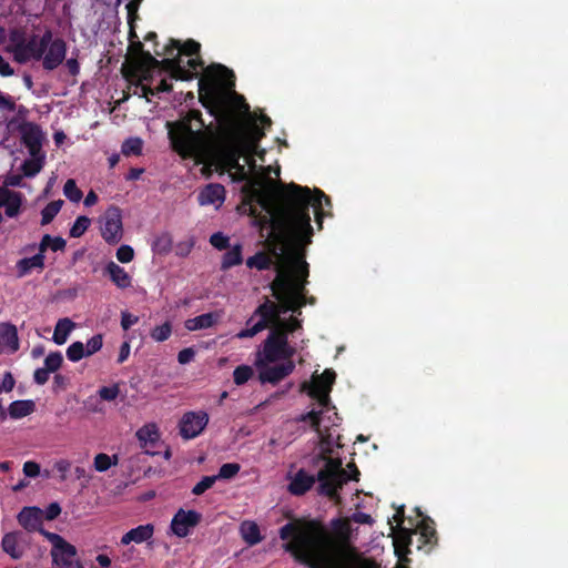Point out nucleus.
Returning a JSON list of instances; mask_svg holds the SVG:
<instances>
[{
	"label": "nucleus",
	"instance_id": "nucleus-1",
	"mask_svg": "<svg viewBox=\"0 0 568 568\" xmlns=\"http://www.w3.org/2000/svg\"><path fill=\"white\" fill-rule=\"evenodd\" d=\"M278 202L275 214L265 217V222L270 224L271 235L276 242L295 251L312 243L310 207H313L315 221L321 229L325 215L324 205L332 206L331 199L323 191H312L293 182L278 193Z\"/></svg>",
	"mask_w": 568,
	"mask_h": 568
},
{
	"label": "nucleus",
	"instance_id": "nucleus-2",
	"mask_svg": "<svg viewBox=\"0 0 568 568\" xmlns=\"http://www.w3.org/2000/svg\"><path fill=\"white\" fill-rule=\"evenodd\" d=\"M199 100L220 123V138L237 144L250 154H255L265 131L256 121H253L247 129H243L237 121L234 108L223 99L215 95L217 87L233 89L235 75L232 70L223 64H211L199 79Z\"/></svg>",
	"mask_w": 568,
	"mask_h": 568
},
{
	"label": "nucleus",
	"instance_id": "nucleus-3",
	"mask_svg": "<svg viewBox=\"0 0 568 568\" xmlns=\"http://www.w3.org/2000/svg\"><path fill=\"white\" fill-rule=\"evenodd\" d=\"M282 540L291 539L284 545L285 551L307 568H324L318 559L325 547L334 546L328 528L316 519L300 524L287 523L280 529Z\"/></svg>",
	"mask_w": 568,
	"mask_h": 568
},
{
	"label": "nucleus",
	"instance_id": "nucleus-4",
	"mask_svg": "<svg viewBox=\"0 0 568 568\" xmlns=\"http://www.w3.org/2000/svg\"><path fill=\"white\" fill-rule=\"evenodd\" d=\"M200 110L192 109L176 121H168L171 148L183 159H203L211 152L210 139Z\"/></svg>",
	"mask_w": 568,
	"mask_h": 568
},
{
	"label": "nucleus",
	"instance_id": "nucleus-5",
	"mask_svg": "<svg viewBox=\"0 0 568 568\" xmlns=\"http://www.w3.org/2000/svg\"><path fill=\"white\" fill-rule=\"evenodd\" d=\"M293 271H284L280 268L275 278L270 284L272 293L283 292L286 295L297 298H307L306 284L310 274L307 262L300 256H294Z\"/></svg>",
	"mask_w": 568,
	"mask_h": 568
},
{
	"label": "nucleus",
	"instance_id": "nucleus-6",
	"mask_svg": "<svg viewBox=\"0 0 568 568\" xmlns=\"http://www.w3.org/2000/svg\"><path fill=\"white\" fill-rule=\"evenodd\" d=\"M331 528L335 536L334 546H332V556L334 560L344 562L346 568H369L361 561L356 548L349 544L352 527L349 518H335L331 521ZM331 535H333L331 532Z\"/></svg>",
	"mask_w": 568,
	"mask_h": 568
},
{
	"label": "nucleus",
	"instance_id": "nucleus-7",
	"mask_svg": "<svg viewBox=\"0 0 568 568\" xmlns=\"http://www.w3.org/2000/svg\"><path fill=\"white\" fill-rule=\"evenodd\" d=\"M322 458L325 460V465L316 474L317 494L338 503L341 500L339 490L348 481L347 473L342 468L341 459L323 455Z\"/></svg>",
	"mask_w": 568,
	"mask_h": 568
},
{
	"label": "nucleus",
	"instance_id": "nucleus-8",
	"mask_svg": "<svg viewBox=\"0 0 568 568\" xmlns=\"http://www.w3.org/2000/svg\"><path fill=\"white\" fill-rule=\"evenodd\" d=\"M281 314L282 307L268 297H265V301L255 308L253 315L247 320L246 325L248 326L256 316H258L260 320L251 327L241 329L236 334V337L240 339L251 338L265 328L271 327L272 329L277 325V322H280Z\"/></svg>",
	"mask_w": 568,
	"mask_h": 568
},
{
	"label": "nucleus",
	"instance_id": "nucleus-9",
	"mask_svg": "<svg viewBox=\"0 0 568 568\" xmlns=\"http://www.w3.org/2000/svg\"><path fill=\"white\" fill-rule=\"evenodd\" d=\"M212 153L223 169L234 171L235 180L245 181L247 179V172L245 166L240 163V159L251 154L241 149V146L220 138Z\"/></svg>",
	"mask_w": 568,
	"mask_h": 568
},
{
	"label": "nucleus",
	"instance_id": "nucleus-10",
	"mask_svg": "<svg viewBox=\"0 0 568 568\" xmlns=\"http://www.w3.org/2000/svg\"><path fill=\"white\" fill-rule=\"evenodd\" d=\"M41 535L52 544L51 556L53 564L61 568H70L73 558L77 556L75 547L55 532L41 530Z\"/></svg>",
	"mask_w": 568,
	"mask_h": 568
},
{
	"label": "nucleus",
	"instance_id": "nucleus-11",
	"mask_svg": "<svg viewBox=\"0 0 568 568\" xmlns=\"http://www.w3.org/2000/svg\"><path fill=\"white\" fill-rule=\"evenodd\" d=\"M209 419V414L204 410L184 413L179 422L180 436L185 440L200 436L207 426Z\"/></svg>",
	"mask_w": 568,
	"mask_h": 568
},
{
	"label": "nucleus",
	"instance_id": "nucleus-12",
	"mask_svg": "<svg viewBox=\"0 0 568 568\" xmlns=\"http://www.w3.org/2000/svg\"><path fill=\"white\" fill-rule=\"evenodd\" d=\"M103 240L111 245L118 244L123 235L122 215L116 206L106 210L101 226Z\"/></svg>",
	"mask_w": 568,
	"mask_h": 568
},
{
	"label": "nucleus",
	"instance_id": "nucleus-13",
	"mask_svg": "<svg viewBox=\"0 0 568 568\" xmlns=\"http://www.w3.org/2000/svg\"><path fill=\"white\" fill-rule=\"evenodd\" d=\"M256 366L260 368L258 379L262 384H277L293 373L295 364L293 361L284 362L282 364L267 366L266 362L262 359L256 361Z\"/></svg>",
	"mask_w": 568,
	"mask_h": 568
},
{
	"label": "nucleus",
	"instance_id": "nucleus-14",
	"mask_svg": "<svg viewBox=\"0 0 568 568\" xmlns=\"http://www.w3.org/2000/svg\"><path fill=\"white\" fill-rule=\"evenodd\" d=\"M201 520L202 515L199 511L180 508L173 516L170 528L176 537L184 538Z\"/></svg>",
	"mask_w": 568,
	"mask_h": 568
},
{
	"label": "nucleus",
	"instance_id": "nucleus-15",
	"mask_svg": "<svg viewBox=\"0 0 568 568\" xmlns=\"http://www.w3.org/2000/svg\"><path fill=\"white\" fill-rule=\"evenodd\" d=\"M21 142L28 149L30 156H36L42 152L43 132L41 128L33 122H23L19 126Z\"/></svg>",
	"mask_w": 568,
	"mask_h": 568
},
{
	"label": "nucleus",
	"instance_id": "nucleus-16",
	"mask_svg": "<svg viewBox=\"0 0 568 568\" xmlns=\"http://www.w3.org/2000/svg\"><path fill=\"white\" fill-rule=\"evenodd\" d=\"M285 335L278 329L272 328L263 342L262 351L260 355L263 357L262 361L266 363H275L281 361V353L283 346H285Z\"/></svg>",
	"mask_w": 568,
	"mask_h": 568
},
{
	"label": "nucleus",
	"instance_id": "nucleus-17",
	"mask_svg": "<svg viewBox=\"0 0 568 568\" xmlns=\"http://www.w3.org/2000/svg\"><path fill=\"white\" fill-rule=\"evenodd\" d=\"M67 55V43L63 39H52L41 58L42 67L45 71H53L57 69L65 59Z\"/></svg>",
	"mask_w": 568,
	"mask_h": 568
},
{
	"label": "nucleus",
	"instance_id": "nucleus-18",
	"mask_svg": "<svg viewBox=\"0 0 568 568\" xmlns=\"http://www.w3.org/2000/svg\"><path fill=\"white\" fill-rule=\"evenodd\" d=\"M52 32L47 30L41 37L37 34H32L24 43V50L22 52L23 63L29 60H41L43 57L50 41H51Z\"/></svg>",
	"mask_w": 568,
	"mask_h": 568
},
{
	"label": "nucleus",
	"instance_id": "nucleus-19",
	"mask_svg": "<svg viewBox=\"0 0 568 568\" xmlns=\"http://www.w3.org/2000/svg\"><path fill=\"white\" fill-rule=\"evenodd\" d=\"M290 480L287 491L292 496H304L310 491L317 480V475L308 474L304 468L298 469L294 475L288 474Z\"/></svg>",
	"mask_w": 568,
	"mask_h": 568
},
{
	"label": "nucleus",
	"instance_id": "nucleus-20",
	"mask_svg": "<svg viewBox=\"0 0 568 568\" xmlns=\"http://www.w3.org/2000/svg\"><path fill=\"white\" fill-rule=\"evenodd\" d=\"M158 69H162L163 71L170 73V77L175 80L190 81L196 78V72H192L191 70L185 69L180 54H176L173 58L159 60Z\"/></svg>",
	"mask_w": 568,
	"mask_h": 568
},
{
	"label": "nucleus",
	"instance_id": "nucleus-21",
	"mask_svg": "<svg viewBox=\"0 0 568 568\" xmlns=\"http://www.w3.org/2000/svg\"><path fill=\"white\" fill-rule=\"evenodd\" d=\"M43 511L39 507H24L18 515L19 524L28 531L44 530L42 528Z\"/></svg>",
	"mask_w": 568,
	"mask_h": 568
},
{
	"label": "nucleus",
	"instance_id": "nucleus-22",
	"mask_svg": "<svg viewBox=\"0 0 568 568\" xmlns=\"http://www.w3.org/2000/svg\"><path fill=\"white\" fill-rule=\"evenodd\" d=\"M225 200V189L222 184L210 183L197 195L200 205H222Z\"/></svg>",
	"mask_w": 568,
	"mask_h": 568
},
{
	"label": "nucleus",
	"instance_id": "nucleus-23",
	"mask_svg": "<svg viewBox=\"0 0 568 568\" xmlns=\"http://www.w3.org/2000/svg\"><path fill=\"white\" fill-rule=\"evenodd\" d=\"M154 531H155V527L153 524L140 525V526L126 531L121 537L120 544L122 546H128L131 542H134V544L149 542L150 540H152Z\"/></svg>",
	"mask_w": 568,
	"mask_h": 568
},
{
	"label": "nucleus",
	"instance_id": "nucleus-24",
	"mask_svg": "<svg viewBox=\"0 0 568 568\" xmlns=\"http://www.w3.org/2000/svg\"><path fill=\"white\" fill-rule=\"evenodd\" d=\"M0 349L9 353L19 349L18 331L11 323H0Z\"/></svg>",
	"mask_w": 568,
	"mask_h": 568
},
{
	"label": "nucleus",
	"instance_id": "nucleus-25",
	"mask_svg": "<svg viewBox=\"0 0 568 568\" xmlns=\"http://www.w3.org/2000/svg\"><path fill=\"white\" fill-rule=\"evenodd\" d=\"M21 202L22 195L19 192L0 187V207L4 206L7 216H17L20 212Z\"/></svg>",
	"mask_w": 568,
	"mask_h": 568
},
{
	"label": "nucleus",
	"instance_id": "nucleus-26",
	"mask_svg": "<svg viewBox=\"0 0 568 568\" xmlns=\"http://www.w3.org/2000/svg\"><path fill=\"white\" fill-rule=\"evenodd\" d=\"M136 437L140 442L141 447L146 454H154L151 452L155 447L160 439L158 428L154 424L145 425L136 432Z\"/></svg>",
	"mask_w": 568,
	"mask_h": 568
},
{
	"label": "nucleus",
	"instance_id": "nucleus-27",
	"mask_svg": "<svg viewBox=\"0 0 568 568\" xmlns=\"http://www.w3.org/2000/svg\"><path fill=\"white\" fill-rule=\"evenodd\" d=\"M272 295L278 301V305L282 307V314L288 311L293 313L302 314V307L307 304V298H297L295 296L286 295L283 292L272 293Z\"/></svg>",
	"mask_w": 568,
	"mask_h": 568
},
{
	"label": "nucleus",
	"instance_id": "nucleus-28",
	"mask_svg": "<svg viewBox=\"0 0 568 568\" xmlns=\"http://www.w3.org/2000/svg\"><path fill=\"white\" fill-rule=\"evenodd\" d=\"M105 273L109 274L110 280L121 290L131 286L132 278L129 273L114 262H109L105 266Z\"/></svg>",
	"mask_w": 568,
	"mask_h": 568
},
{
	"label": "nucleus",
	"instance_id": "nucleus-29",
	"mask_svg": "<svg viewBox=\"0 0 568 568\" xmlns=\"http://www.w3.org/2000/svg\"><path fill=\"white\" fill-rule=\"evenodd\" d=\"M21 536V532L12 531L2 537L1 547L12 559H20L23 556V550L19 547Z\"/></svg>",
	"mask_w": 568,
	"mask_h": 568
},
{
	"label": "nucleus",
	"instance_id": "nucleus-30",
	"mask_svg": "<svg viewBox=\"0 0 568 568\" xmlns=\"http://www.w3.org/2000/svg\"><path fill=\"white\" fill-rule=\"evenodd\" d=\"M9 41L11 51L13 52L14 60L19 63H23L22 52L24 50V43L27 41L26 31L21 28H13L9 32Z\"/></svg>",
	"mask_w": 568,
	"mask_h": 568
},
{
	"label": "nucleus",
	"instance_id": "nucleus-31",
	"mask_svg": "<svg viewBox=\"0 0 568 568\" xmlns=\"http://www.w3.org/2000/svg\"><path fill=\"white\" fill-rule=\"evenodd\" d=\"M220 315L217 313H205L193 318L185 321V328L189 331H197L210 328L219 322Z\"/></svg>",
	"mask_w": 568,
	"mask_h": 568
},
{
	"label": "nucleus",
	"instance_id": "nucleus-32",
	"mask_svg": "<svg viewBox=\"0 0 568 568\" xmlns=\"http://www.w3.org/2000/svg\"><path fill=\"white\" fill-rule=\"evenodd\" d=\"M414 534H416L415 530H410L404 527L398 528V530L395 532L393 541L395 552L398 556L409 552L408 547L412 545Z\"/></svg>",
	"mask_w": 568,
	"mask_h": 568
},
{
	"label": "nucleus",
	"instance_id": "nucleus-33",
	"mask_svg": "<svg viewBox=\"0 0 568 568\" xmlns=\"http://www.w3.org/2000/svg\"><path fill=\"white\" fill-rule=\"evenodd\" d=\"M44 260L45 256L42 254H36L31 257H24L17 262V271L18 276L22 277L26 276L31 272L33 268L43 270L44 268Z\"/></svg>",
	"mask_w": 568,
	"mask_h": 568
},
{
	"label": "nucleus",
	"instance_id": "nucleus-34",
	"mask_svg": "<svg viewBox=\"0 0 568 568\" xmlns=\"http://www.w3.org/2000/svg\"><path fill=\"white\" fill-rule=\"evenodd\" d=\"M36 409V404L30 399L14 400L9 405V415L11 418L19 419L32 414Z\"/></svg>",
	"mask_w": 568,
	"mask_h": 568
},
{
	"label": "nucleus",
	"instance_id": "nucleus-35",
	"mask_svg": "<svg viewBox=\"0 0 568 568\" xmlns=\"http://www.w3.org/2000/svg\"><path fill=\"white\" fill-rule=\"evenodd\" d=\"M44 163H45V154L44 153H39L36 156H31L30 159L24 160L21 165L23 176H26V178L36 176L43 169Z\"/></svg>",
	"mask_w": 568,
	"mask_h": 568
},
{
	"label": "nucleus",
	"instance_id": "nucleus-36",
	"mask_svg": "<svg viewBox=\"0 0 568 568\" xmlns=\"http://www.w3.org/2000/svg\"><path fill=\"white\" fill-rule=\"evenodd\" d=\"M242 244L237 243L233 245L226 253H224L222 262H221V270L226 271L232 268L233 266L240 265L243 262L242 256Z\"/></svg>",
	"mask_w": 568,
	"mask_h": 568
},
{
	"label": "nucleus",
	"instance_id": "nucleus-37",
	"mask_svg": "<svg viewBox=\"0 0 568 568\" xmlns=\"http://www.w3.org/2000/svg\"><path fill=\"white\" fill-rule=\"evenodd\" d=\"M73 328L74 323L70 318H60L54 328L53 342L58 345L64 344Z\"/></svg>",
	"mask_w": 568,
	"mask_h": 568
},
{
	"label": "nucleus",
	"instance_id": "nucleus-38",
	"mask_svg": "<svg viewBox=\"0 0 568 568\" xmlns=\"http://www.w3.org/2000/svg\"><path fill=\"white\" fill-rule=\"evenodd\" d=\"M302 388L307 392L308 396L313 399H316L320 406L323 408L328 407L331 403L329 398V389H321L320 385H308V383H303Z\"/></svg>",
	"mask_w": 568,
	"mask_h": 568
},
{
	"label": "nucleus",
	"instance_id": "nucleus-39",
	"mask_svg": "<svg viewBox=\"0 0 568 568\" xmlns=\"http://www.w3.org/2000/svg\"><path fill=\"white\" fill-rule=\"evenodd\" d=\"M241 534L244 541L250 546H254L262 540L260 528L254 521H244L241 525Z\"/></svg>",
	"mask_w": 568,
	"mask_h": 568
},
{
	"label": "nucleus",
	"instance_id": "nucleus-40",
	"mask_svg": "<svg viewBox=\"0 0 568 568\" xmlns=\"http://www.w3.org/2000/svg\"><path fill=\"white\" fill-rule=\"evenodd\" d=\"M272 264V257L263 251L255 253L246 260V266L248 268H256L258 271L270 270Z\"/></svg>",
	"mask_w": 568,
	"mask_h": 568
},
{
	"label": "nucleus",
	"instance_id": "nucleus-41",
	"mask_svg": "<svg viewBox=\"0 0 568 568\" xmlns=\"http://www.w3.org/2000/svg\"><path fill=\"white\" fill-rule=\"evenodd\" d=\"M62 205H63L62 200H55V201H51L50 203H48L41 211L40 224L42 226H44V225H48L49 223H51L54 220V217L58 215V213L60 212Z\"/></svg>",
	"mask_w": 568,
	"mask_h": 568
},
{
	"label": "nucleus",
	"instance_id": "nucleus-42",
	"mask_svg": "<svg viewBox=\"0 0 568 568\" xmlns=\"http://www.w3.org/2000/svg\"><path fill=\"white\" fill-rule=\"evenodd\" d=\"M143 149V141L140 138H129L126 139L121 146V152L125 156L131 155H141Z\"/></svg>",
	"mask_w": 568,
	"mask_h": 568
},
{
	"label": "nucleus",
	"instance_id": "nucleus-43",
	"mask_svg": "<svg viewBox=\"0 0 568 568\" xmlns=\"http://www.w3.org/2000/svg\"><path fill=\"white\" fill-rule=\"evenodd\" d=\"M119 463L118 455H108L104 453H100L94 457V468L97 471L103 473L106 471L111 466H115Z\"/></svg>",
	"mask_w": 568,
	"mask_h": 568
},
{
	"label": "nucleus",
	"instance_id": "nucleus-44",
	"mask_svg": "<svg viewBox=\"0 0 568 568\" xmlns=\"http://www.w3.org/2000/svg\"><path fill=\"white\" fill-rule=\"evenodd\" d=\"M418 529L425 544H435L437 541V532L430 518L422 520Z\"/></svg>",
	"mask_w": 568,
	"mask_h": 568
},
{
	"label": "nucleus",
	"instance_id": "nucleus-45",
	"mask_svg": "<svg viewBox=\"0 0 568 568\" xmlns=\"http://www.w3.org/2000/svg\"><path fill=\"white\" fill-rule=\"evenodd\" d=\"M273 328L281 331L285 336L288 337L290 334L302 329V321L295 316H291L286 321L280 318V322H277V325Z\"/></svg>",
	"mask_w": 568,
	"mask_h": 568
},
{
	"label": "nucleus",
	"instance_id": "nucleus-46",
	"mask_svg": "<svg viewBox=\"0 0 568 568\" xmlns=\"http://www.w3.org/2000/svg\"><path fill=\"white\" fill-rule=\"evenodd\" d=\"M336 379V373L331 369L326 368L321 375L314 376L312 383H308V385H316L318 384L321 389H329L332 390V386L335 383Z\"/></svg>",
	"mask_w": 568,
	"mask_h": 568
},
{
	"label": "nucleus",
	"instance_id": "nucleus-47",
	"mask_svg": "<svg viewBox=\"0 0 568 568\" xmlns=\"http://www.w3.org/2000/svg\"><path fill=\"white\" fill-rule=\"evenodd\" d=\"M254 375V371L248 365H240L233 372V381L237 386H242L247 383L252 376Z\"/></svg>",
	"mask_w": 568,
	"mask_h": 568
},
{
	"label": "nucleus",
	"instance_id": "nucleus-48",
	"mask_svg": "<svg viewBox=\"0 0 568 568\" xmlns=\"http://www.w3.org/2000/svg\"><path fill=\"white\" fill-rule=\"evenodd\" d=\"M90 224H91V220L88 216H85V215L78 216L77 220L74 221L73 225L70 229V232H69L70 236L74 237V239L82 236L85 233V231L89 229Z\"/></svg>",
	"mask_w": 568,
	"mask_h": 568
},
{
	"label": "nucleus",
	"instance_id": "nucleus-49",
	"mask_svg": "<svg viewBox=\"0 0 568 568\" xmlns=\"http://www.w3.org/2000/svg\"><path fill=\"white\" fill-rule=\"evenodd\" d=\"M172 334V325L170 322H165L162 325L155 326L151 333L150 336L155 342H164L169 339V337Z\"/></svg>",
	"mask_w": 568,
	"mask_h": 568
},
{
	"label": "nucleus",
	"instance_id": "nucleus-50",
	"mask_svg": "<svg viewBox=\"0 0 568 568\" xmlns=\"http://www.w3.org/2000/svg\"><path fill=\"white\" fill-rule=\"evenodd\" d=\"M67 357L71 362H79L83 357H87L84 344L82 342H73L68 348H67Z\"/></svg>",
	"mask_w": 568,
	"mask_h": 568
},
{
	"label": "nucleus",
	"instance_id": "nucleus-51",
	"mask_svg": "<svg viewBox=\"0 0 568 568\" xmlns=\"http://www.w3.org/2000/svg\"><path fill=\"white\" fill-rule=\"evenodd\" d=\"M63 193L68 200L75 203L79 202L83 196L82 191L77 186L75 181L72 179H69L65 182L63 186Z\"/></svg>",
	"mask_w": 568,
	"mask_h": 568
},
{
	"label": "nucleus",
	"instance_id": "nucleus-52",
	"mask_svg": "<svg viewBox=\"0 0 568 568\" xmlns=\"http://www.w3.org/2000/svg\"><path fill=\"white\" fill-rule=\"evenodd\" d=\"M63 364V356L61 352H51L44 359V367L50 373H55Z\"/></svg>",
	"mask_w": 568,
	"mask_h": 568
},
{
	"label": "nucleus",
	"instance_id": "nucleus-53",
	"mask_svg": "<svg viewBox=\"0 0 568 568\" xmlns=\"http://www.w3.org/2000/svg\"><path fill=\"white\" fill-rule=\"evenodd\" d=\"M323 555L321 559H318L324 568H346L344 562H339L334 560L332 556V547H325L322 550Z\"/></svg>",
	"mask_w": 568,
	"mask_h": 568
},
{
	"label": "nucleus",
	"instance_id": "nucleus-54",
	"mask_svg": "<svg viewBox=\"0 0 568 568\" xmlns=\"http://www.w3.org/2000/svg\"><path fill=\"white\" fill-rule=\"evenodd\" d=\"M240 469L241 466L236 463L223 464L219 469V474L216 475L217 479H231L239 474Z\"/></svg>",
	"mask_w": 568,
	"mask_h": 568
},
{
	"label": "nucleus",
	"instance_id": "nucleus-55",
	"mask_svg": "<svg viewBox=\"0 0 568 568\" xmlns=\"http://www.w3.org/2000/svg\"><path fill=\"white\" fill-rule=\"evenodd\" d=\"M217 480V476H204L193 488L192 494L195 496H201L207 489H210L215 481Z\"/></svg>",
	"mask_w": 568,
	"mask_h": 568
},
{
	"label": "nucleus",
	"instance_id": "nucleus-56",
	"mask_svg": "<svg viewBox=\"0 0 568 568\" xmlns=\"http://www.w3.org/2000/svg\"><path fill=\"white\" fill-rule=\"evenodd\" d=\"M201 44L195 40L189 39L183 44L180 43V52L178 54H184L187 57L200 55Z\"/></svg>",
	"mask_w": 568,
	"mask_h": 568
},
{
	"label": "nucleus",
	"instance_id": "nucleus-57",
	"mask_svg": "<svg viewBox=\"0 0 568 568\" xmlns=\"http://www.w3.org/2000/svg\"><path fill=\"white\" fill-rule=\"evenodd\" d=\"M321 415H322V410H311L306 414H303L301 415V417L298 418V420L301 422H310L311 423V427L317 432V433H321Z\"/></svg>",
	"mask_w": 568,
	"mask_h": 568
},
{
	"label": "nucleus",
	"instance_id": "nucleus-58",
	"mask_svg": "<svg viewBox=\"0 0 568 568\" xmlns=\"http://www.w3.org/2000/svg\"><path fill=\"white\" fill-rule=\"evenodd\" d=\"M172 247V240L169 234H162L153 243V250L160 254L169 253Z\"/></svg>",
	"mask_w": 568,
	"mask_h": 568
},
{
	"label": "nucleus",
	"instance_id": "nucleus-59",
	"mask_svg": "<svg viewBox=\"0 0 568 568\" xmlns=\"http://www.w3.org/2000/svg\"><path fill=\"white\" fill-rule=\"evenodd\" d=\"M210 243L219 251L227 250L230 247V239L222 232L213 233L210 236Z\"/></svg>",
	"mask_w": 568,
	"mask_h": 568
},
{
	"label": "nucleus",
	"instance_id": "nucleus-60",
	"mask_svg": "<svg viewBox=\"0 0 568 568\" xmlns=\"http://www.w3.org/2000/svg\"><path fill=\"white\" fill-rule=\"evenodd\" d=\"M103 346V336L101 334L93 335L84 346L87 357L99 352Z\"/></svg>",
	"mask_w": 568,
	"mask_h": 568
},
{
	"label": "nucleus",
	"instance_id": "nucleus-61",
	"mask_svg": "<svg viewBox=\"0 0 568 568\" xmlns=\"http://www.w3.org/2000/svg\"><path fill=\"white\" fill-rule=\"evenodd\" d=\"M98 393H99V396L101 397V399L111 402V400H114L119 396L120 388H119L118 384H114L112 386L101 387Z\"/></svg>",
	"mask_w": 568,
	"mask_h": 568
},
{
	"label": "nucleus",
	"instance_id": "nucleus-62",
	"mask_svg": "<svg viewBox=\"0 0 568 568\" xmlns=\"http://www.w3.org/2000/svg\"><path fill=\"white\" fill-rule=\"evenodd\" d=\"M139 63L141 68L144 69H158L159 60L151 54L149 51H144L139 58Z\"/></svg>",
	"mask_w": 568,
	"mask_h": 568
},
{
	"label": "nucleus",
	"instance_id": "nucleus-63",
	"mask_svg": "<svg viewBox=\"0 0 568 568\" xmlns=\"http://www.w3.org/2000/svg\"><path fill=\"white\" fill-rule=\"evenodd\" d=\"M116 258L121 263H130L134 258V250L123 244L116 250Z\"/></svg>",
	"mask_w": 568,
	"mask_h": 568
},
{
	"label": "nucleus",
	"instance_id": "nucleus-64",
	"mask_svg": "<svg viewBox=\"0 0 568 568\" xmlns=\"http://www.w3.org/2000/svg\"><path fill=\"white\" fill-rule=\"evenodd\" d=\"M0 109L9 112H13L17 109V104L12 97L6 95L0 91Z\"/></svg>",
	"mask_w": 568,
	"mask_h": 568
}]
</instances>
